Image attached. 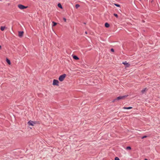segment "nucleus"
I'll use <instances>...</instances> for the list:
<instances>
[{
  "label": "nucleus",
  "mask_w": 160,
  "mask_h": 160,
  "mask_svg": "<svg viewBox=\"0 0 160 160\" xmlns=\"http://www.w3.org/2000/svg\"><path fill=\"white\" fill-rule=\"evenodd\" d=\"M128 96V95H124L123 96H119L117 98V100L118 101L119 100H124L125 98L127 97Z\"/></svg>",
  "instance_id": "1"
},
{
  "label": "nucleus",
  "mask_w": 160,
  "mask_h": 160,
  "mask_svg": "<svg viewBox=\"0 0 160 160\" xmlns=\"http://www.w3.org/2000/svg\"><path fill=\"white\" fill-rule=\"evenodd\" d=\"M80 6L79 4H76L75 5V7L76 8H78Z\"/></svg>",
  "instance_id": "18"
},
{
  "label": "nucleus",
  "mask_w": 160,
  "mask_h": 160,
  "mask_svg": "<svg viewBox=\"0 0 160 160\" xmlns=\"http://www.w3.org/2000/svg\"><path fill=\"white\" fill-rule=\"evenodd\" d=\"M148 90V89L146 88H144L141 91L142 93V94L144 93L146 91Z\"/></svg>",
  "instance_id": "8"
},
{
  "label": "nucleus",
  "mask_w": 160,
  "mask_h": 160,
  "mask_svg": "<svg viewBox=\"0 0 160 160\" xmlns=\"http://www.w3.org/2000/svg\"><path fill=\"white\" fill-rule=\"evenodd\" d=\"M127 150H131V148L130 146H128L126 147V148Z\"/></svg>",
  "instance_id": "17"
},
{
  "label": "nucleus",
  "mask_w": 160,
  "mask_h": 160,
  "mask_svg": "<svg viewBox=\"0 0 160 160\" xmlns=\"http://www.w3.org/2000/svg\"><path fill=\"white\" fill-rule=\"evenodd\" d=\"M144 160H148L147 159H146V158H145L144 159Z\"/></svg>",
  "instance_id": "28"
},
{
  "label": "nucleus",
  "mask_w": 160,
  "mask_h": 160,
  "mask_svg": "<svg viewBox=\"0 0 160 160\" xmlns=\"http://www.w3.org/2000/svg\"><path fill=\"white\" fill-rule=\"evenodd\" d=\"M114 4L117 7H120V5L119 4L114 3Z\"/></svg>",
  "instance_id": "16"
},
{
  "label": "nucleus",
  "mask_w": 160,
  "mask_h": 160,
  "mask_svg": "<svg viewBox=\"0 0 160 160\" xmlns=\"http://www.w3.org/2000/svg\"><path fill=\"white\" fill-rule=\"evenodd\" d=\"M105 27H106V28H109L110 26V25L108 23V22H106L105 23Z\"/></svg>",
  "instance_id": "12"
},
{
  "label": "nucleus",
  "mask_w": 160,
  "mask_h": 160,
  "mask_svg": "<svg viewBox=\"0 0 160 160\" xmlns=\"http://www.w3.org/2000/svg\"><path fill=\"white\" fill-rule=\"evenodd\" d=\"M85 33H86V34H87V32H85Z\"/></svg>",
  "instance_id": "29"
},
{
  "label": "nucleus",
  "mask_w": 160,
  "mask_h": 160,
  "mask_svg": "<svg viewBox=\"0 0 160 160\" xmlns=\"http://www.w3.org/2000/svg\"><path fill=\"white\" fill-rule=\"evenodd\" d=\"M63 20L65 22H66V19L65 18H63Z\"/></svg>",
  "instance_id": "24"
},
{
  "label": "nucleus",
  "mask_w": 160,
  "mask_h": 160,
  "mask_svg": "<svg viewBox=\"0 0 160 160\" xmlns=\"http://www.w3.org/2000/svg\"><path fill=\"white\" fill-rule=\"evenodd\" d=\"M83 24H86V22H83Z\"/></svg>",
  "instance_id": "27"
},
{
  "label": "nucleus",
  "mask_w": 160,
  "mask_h": 160,
  "mask_svg": "<svg viewBox=\"0 0 160 160\" xmlns=\"http://www.w3.org/2000/svg\"><path fill=\"white\" fill-rule=\"evenodd\" d=\"M24 32L23 31H19L18 32V36L20 38H22Z\"/></svg>",
  "instance_id": "6"
},
{
  "label": "nucleus",
  "mask_w": 160,
  "mask_h": 160,
  "mask_svg": "<svg viewBox=\"0 0 160 160\" xmlns=\"http://www.w3.org/2000/svg\"><path fill=\"white\" fill-rule=\"evenodd\" d=\"M2 48V46L1 45H0V49H1Z\"/></svg>",
  "instance_id": "26"
},
{
  "label": "nucleus",
  "mask_w": 160,
  "mask_h": 160,
  "mask_svg": "<svg viewBox=\"0 0 160 160\" xmlns=\"http://www.w3.org/2000/svg\"><path fill=\"white\" fill-rule=\"evenodd\" d=\"M18 7L21 9H23L27 8L28 7L25 6L22 4H19L18 5Z\"/></svg>",
  "instance_id": "5"
},
{
  "label": "nucleus",
  "mask_w": 160,
  "mask_h": 160,
  "mask_svg": "<svg viewBox=\"0 0 160 160\" xmlns=\"http://www.w3.org/2000/svg\"><path fill=\"white\" fill-rule=\"evenodd\" d=\"M73 58L75 60H78L79 59V58L76 55L72 56Z\"/></svg>",
  "instance_id": "9"
},
{
  "label": "nucleus",
  "mask_w": 160,
  "mask_h": 160,
  "mask_svg": "<svg viewBox=\"0 0 160 160\" xmlns=\"http://www.w3.org/2000/svg\"><path fill=\"white\" fill-rule=\"evenodd\" d=\"M122 63L125 65V67H129L130 66V64L126 61L122 62Z\"/></svg>",
  "instance_id": "7"
},
{
  "label": "nucleus",
  "mask_w": 160,
  "mask_h": 160,
  "mask_svg": "<svg viewBox=\"0 0 160 160\" xmlns=\"http://www.w3.org/2000/svg\"><path fill=\"white\" fill-rule=\"evenodd\" d=\"M117 102V98L114 99L112 101V102Z\"/></svg>",
  "instance_id": "19"
},
{
  "label": "nucleus",
  "mask_w": 160,
  "mask_h": 160,
  "mask_svg": "<svg viewBox=\"0 0 160 160\" xmlns=\"http://www.w3.org/2000/svg\"><path fill=\"white\" fill-rule=\"evenodd\" d=\"M58 6L59 8L61 9L62 8V5L60 3H59L58 4Z\"/></svg>",
  "instance_id": "14"
},
{
  "label": "nucleus",
  "mask_w": 160,
  "mask_h": 160,
  "mask_svg": "<svg viewBox=\"0 0 160 160\" xmlns=\"http://www.w3.org/2000/svg\"><path fill=\"white\" fill-rule=\"evenodd\" d=\"M59 82L58 80L54 79L53 81L52 85L54 86H58Z\"/></svg>",
  "instance_id": "4"
},
{
  "label": "nucleus",
  "mask_w": 160,
  "mask_h": 160,
  "mask_svg": "<svg viewBox=\"0 0 160 160\" xmlns=\"http://www.w3.org/2000/svg\"><path fill=\"white\" fill-rule=\"evenodd\" d=\"M111 51L112 52H114V49L112 48L111 49Z\"/></svg>",
  "instance_id": "23"
},
{
  "label": "nucleus",
  "mask_w": 160,
  "mask_h": 160,
  "mask_svg": "<svg viewBox=\"0 0 160 160\" xmlns=\"http://www.w3.org/2000/svg\"><path fill=\"white\" fill-rule=\"evenodd\" d=\"M113 15L115 17H116L117 18H118V15L117 14H116V13H114L113 14Z\"/></svg>",
  "instance_id": "20"
},
{
  "label": "nucleus",
  "mask_w": 160,
  "mask_h": 160,
  "mask_svg": "<svg viewBox=\"0 0 160 160\" xmlns=\"http://www.w3.org/2000/svg\"><path fill=\"white\" fill-rule=\"evenodd\" d=\"M53 24L52 25V27H54L56 26L57 25V23L56 22H55L54 21H53L52 22Z\"/></svg>",
  "instance_id": "15"
},
{
  "label": "nucleus",
  "mask_w": 160,
  "mask_h": 160,
  "mask_svg": "<svg viewBox=\"0 0 160 160\" xmlns=\"http://www.w3.org/2000/svg\"><path fill=\"white\" fill-rule=\"evenodd\" d=\"M6 61L9 65H11V62L10 60L7 58L6 59Z\"/></svg>",
  "instance_id": "10"
},
{
  "label": "nucleus",
  "mask_w": 160,
  "mask_h": 160,
  "mask_svg": "<svg viewBox=\"0 0 160 160\" xmlns=\"http://www.w3.org/2000/svg\"><path fill=\"white\" fill-rule=\"evenodd\" d=\"M85 108H83V109H82V110H84Z\"/></svg>",
  "instance_id": "25"
},
{
  "label": "nucleus",
  "mask_w": 160,
  "mask_h": 160,
  "mask_svg": "<svg viewBox=\"0 0 160 160\" xmlns=\"http://www.w3.org/2000/svg\"><path fill=\"white\" fill-rule=\"evenodd\" d=\"M66 76V74H64L60 75L58 78L59 81L61 82H62L64 80Z\"/></svg>",
  "instance_id": "2"
},
{
  "label": "nucleus",
  "mask_w": 160,
  "mask_h": 160,
  "mask_svg": "<svg viewBox=\"0 0 160 160\" xmlns=\"http://www.w3.org/2000/svg\"><path fill=\"white\" fill-rule=\"evenodd\" d=\"M147 137V136H146V135H144L143 136H142V138H141L142 139H143L145 138H146Z\"/></svg>",
  "instance_id": "22"
},
{
  "label": "nucleus",
  "mask_w": 160,
  "mask_h": 160,
  "mask_svg": "<svg viewBox=\"0 0 160 160\" xmlns=\"http://www.w3.org/2000/svg\"><path fill=\"white\" fill-rule=\"evenodd\" d=\"M132 107H124L123 108V109H132Z\"/></svg>",
  "instance_id": "11"
},
{
  "label": "nucleus",
  "mask_w": 160,
  "mask_h": 160,
  "mask_svg": "<svg viewBox=\"0 0 160 160\" xmlns=\"http://www.w3.org/2000/svg\"><path fill=\"white\" fill-rule=\"evenodd\" d=\"M6 28L5 26H1L0 28V29L2 31H3Z\"/></svg>",
  "instance_id": "13"
},
{
  "label": "nucleus",
  "mask_w": 160,
  "mask_h": 160,
  "mask_svg": "<svg viewBox=\"0 0 160 160\" xmlns=\"http://www.w3.org/2000/svg\"><path fill=\"white\" fill-rule=\"evenodd\" d=\"M115 160H120L119 158L118 157H115L114 158Z\"/></svg>",
  "instance_id": "21"
},
{
  "label": "nucleus",
  "mask_w": 160,
  "mask_h": 160,
  "mask_svg": "<svg viewBox=\"0 0 160 160\" xmlns=\"http://www.w3.org/2000/svg\"><path fill=\"white\" fill-rule=\"evenodd\" d=\"M37 123V121H33L30 120L28 122V124L29 126H33L34 124Z\"/></svg>",
  "instance_id": "3"
}]
</instances>
